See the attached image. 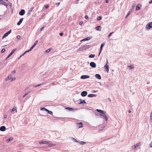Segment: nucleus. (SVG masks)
<instances>
[{"mask_svg": "<svg viewBox=\"0 0 152 152\" xmlns=\"http://www.w3.org/2000/svg\"><path fill=\"white\" fill-rule=\"evenodd\" d=\"M108 60L107 59H106V63L105 65L104 66V68L106 70L107 72H109V65H108Z\"/></svg>", "mask_w": 152, "mask_h": 152, "instance_id": "1", "label": "nucleus"}, {"mask_svg": "<svg viewBox=\"0 0 152 152\" xmlns=\"http://www.w3.org/2000/svg\"><path fill=\"white\" fill-rule=\"evenodd\" d=\"M151 28H152V22L147 24L146 26V28L148 30H149Z\"/></svg>", "mask_w": 152, "mask_h": 152, "instance_id": "2", "label": "nucleus"}, {"mask_svg": "<svg viewBox=\"0 0 152 152\" xmlns=\"http://www.w3.org/2000/svg\"><path fill=\"white\" fill-rule=\"evenodd\" d=\"M11 32V30H10L9 31H8L7 33L5 34L2 37V39H3L4 38L7 37L8 35L10 34Z\"/></svg>", "mask_w": 152, "mask_h": 152, "instance_id": "3", "label": "nucleus"}, {"mask_svg": "<svg viewBox=\"0 0 152 152\" xmlns=\"http://www.w3.org/2000/svg\"><path fill=\"white\" fill-rule=\"evenodd\" d=\"M90 66L92 68H94L96 67V64L93 62H91L90 64Z\"/></svg>", "mask_w": 152, "mask_h": 152, "instance_id": "4", "label": "nucleus"}, {"mask_svg": "<svg viewBox=\"0 0 152 152\" xmlns=\"http://www.w3.org/2000/svg\"><path fill=\"white\" fill-rule=\"evenodd\" d=\"M105 45V43H103L101 45V46H100V51H99V55H98V56H99L101 52H102V48Z\"/></svg>", "mask_w": 152, "mask_h": 152, "instance_id": "5", "label": "nucleus"}, {"mask_svg": "<svg viewBox=\"0 0 152 152\" xmlns=\"http://www.w3.org/2000/svg\"><path fill=\"white\" fill-rule=\"evenodd\" d=\"M140 142H139V143H137V144L133 145L132 147V149L133 150L134 149L137 147H138L140 145Z\"/></svg>", "mask_w": 152, "mask_h": 152, "instance_id": "6", "label": "nucleus"}, {"mask_svg": "<svg viewBox=\"0 0 152 152\" xmlns=\"http://www.w3.org/2000/svg\"><path fill=\"white\" fill-rule=\"evenodd\" d=\"M25 12V10H24L22 9L19 12V14L20 15L22 16L24 14Z\"/></svg>", "mask_w": 152, "mask_h": 152, "instance_id": "7", "label": "nucleus"}, {"mask_svg": "<svg viewBox=\"0 0 152 152\" xmlns=\"http://www.w3.org/2000/svg\"><path fill=\"white\" fill-rule=\"evenodd\" d=\"M16 50L15 49L13 50L11 52L9 55L7 57V58L6 59L7 60V59H8L14 53V52Z\"/></svg>", "mask_w": 152, "mask_h": 152, "instance_id": "8", "label": "nucleus"}, {"mask_svg": "<svg viewBox=\"0 0 152 152\" xmlns=\"http://www.w3.org/2000/svg\"><path fill=\"white\" fill-rule=\"evenodd\" d=\"M87 94V93L86 91H83L81 93V95L82 96H86Z\"/></svg>", "mask_w": 152, "mask_h": 152, "instance_id": "9", "label": "nucleus"}, {"mask_svg": "<svg viewBox=\"0 0 152 152\" xmlns=\"http://www.w3.org/2000/svg\"><path fill=\"white\" fill-rule=\"evenodd\" d=\"M89 76L87 75H83L81 76V78L82 79H85L89 77Z\"/></svg>", "mask_w": 152, "mask_h": 152, "instance_id": "10", "label": "nucleus"}, {"mask_svg": "<svg viewBox=\"0 0 152 152\" xmlns=\"http://www.w3.org/2000/svg\"><path fill=\"white\" fill-rule=\"evenodd\" d=\"M40 144H49V142L47 141H42L39 142Z\"/></svg>", "mask_w": 152, "mask_h": 152, "instance_id": "11", "label": "nucleus"}, {"mask_svg": "<svg viewBox=\"0 0 152 152\" xmlns=\"http://www.w3.org/2000/svg\"><path fill=\"white\" fill-rule=\"evenodd\" d=\"M6 128L4 126H2L0 127V130L1 131H4L6 130Z\"/></svg>", "mask_w": 152, "mask_h": 152, "instance_id": "12", "label": "nucleus"}, {"mask_svg": "<svg viewBox=\"0 0 152 152\" xmlns=\"http://www.w3.org/2000/svg\"><path fill=\"white\" fill-rule=\"evenodd\" d=\"M96 110L98 112L102 113L103 114H105L106 113V112L102 110H99V109H96Z\"/></svg>", "mask_w": 152, "mask_h": 152, "instance_id": "13", "label": "nucleus"}, {"mask_svg": "<svg viewBox=\"0 0 152 152\" xmlns=\"http://www.w3.org/2000/svg\"><path fill=\"white\" fill-rule=\"evenodd\" d=\"M38 40H37L36 41L34 45L31 48V49L32 50V49L34 48V47L37 44L38 42Z\"/></svg>", "mask_w": 152, "mask_h": 152, "instance_id": "14", "label": "nucleus"}, {"mask_svg": "<svg viewBox=\"0 0 152 152\" xmlns=\"http://www.w3.org/2000/svg\"><path fill=\"white\" fill-rule=\"evenodd\" d=\"M23 18H21L20 19L19 22H18L17 24L18 26L20 25L21 24L22 22V21H23Z\"/></svg>", "mask_w": 152, "mask_h": 152, "instance_id": "15", "label": "nucleus"}, {"mask_svg": "<svg viewBox=\"0 0 152 152\" xmlns=\"http://www.w3.org/2000/svg\"><path fill=\"white\" fill-rule=\"evenodd\" d=\"M77 126L79 128L83 127V124L82 122L77 123Z\"/></svg>", "mask_w": 152, "mask_h": 152, "instance_id": "16", "label": "nucleus"}, {"mask_svg": "<svg viewBox=\"0 0 152 152\" xmlns=\"http://www.w3.org/2000/svg\"><path fill=\"white\" fill-rule=\"evenodd\" d=\"M100 115L101 116H102L103 117L105 118V120L106 121H107V117L104 114H101Z\"/></svg>", "mask_w": 152, "mask_h": 152, "instance_id": "17", "label": "nucleus"}, {"mask_svg": "<svg viewBox=\"0 0 152 152\" xmlns=\"http://www.w3.org/2000/svg\"><path fill=\"white\" fill-rule=\"evenodd\" d=\"M80 102L79 103L80 104H86V102L85 101V100H82L81 99H80Z\"/></svg>", "mask_w": 152, "mask_h": 152, "instance_id": "18", "label": "nucleus"}, {"mask_svg": "<svg viewBox=\"0 0 152 152\" xmlns=\"http://www.w3.org/2000/svg\"><path fill=\"white\" fill-rule=\"evenodd\" d=\"M96 94H88V96L89 97H92L94 96H96Z\"/></svg>", "mask_w": 152, "mask_h": 152, "instance_id": "19", "label": "nucleus"}, {"mask_svg": "<svg viewBox=\"0 0 152 152\" xmlns=\"http://www.w3.org/2000/svg\"><path fill=\"white\" fill-rule=\"evenodd\" d=\"M95 76L96 77L97 79H101V76L99 74H96L95 75Z\"/></svg>", "mask_w": 152, "mask_h": 152, "instance_id": "20", "label": "nucleus"}, {"mask_svg": "<svg viewBox=\"0 0 152 152\" xmlns=\"http://www.w3.org/2000/svg\"><path fill=\"white\" fill-rule=\"evenodd\" d=\"M90 39V38L89 37H88L87 38H84L82 40H81L80 41H87L89 40Z\"/></svg>", "mask_w": 152, "mask_h": 152, "instance_id": "21", "label": "nucleus"}, {"mask_svg": "<svg viewBox=\"0 0 152 152\" xmlns=\"http://www.w3.org/2000/svg\"><path fill=\"white\" fill-rule=\"evenodd\" d=\"M96 30L97 31H101V27L100 26H98L96 27Z\"/></svg>", "mask_w": 152, "mask_h": 152, "instance_id": "22", "label": "nucleus"}, {"mask_svg": "<svg viewBox=\"0 0 152 152\" xmlns=\"http://www.w3.org/2000/svg\"><path fill=\"white\" fill-rule=\"evenodd\" d=\"M13 140V138L11 137H10L9 139H7L6 140V142H7L8 143L10 141L12 140Z\"/></svg>", "mask_w": 152, "mask_h": 152, "instance_id": "23", "label": "nucleus"}, {"mask_svg": "<svg viewBox=\"0 0 152 152\" xmlns=\"http://www.w3.org/2000/svg\"><path fill=\"white\" fill-rule=\"evenodd\" d=\"M12 77L11 75H9L8 77L5 79V80L7 81L9 80Z\"/></svg>", "mask_w": 152, "mask_h": 152, "instance_id": "24", "label": "nucleus"}, {"mask_svg": "<svg viewBox=\"0 0 152 152\" xmlns=\"http://www.w3.org/2000/svg\"><path fill=\"white\" fill-rule=\"evenodd\" d=\"M2 4L4 5V6H6L7 7V6L8 5V4L7 3L4 2L3 1H2Z\"/></svg>", "mask_w": 152, "mask_h": 152, "instance_id": "25", "label": "nucleus"}, {"mask_svg": "<svg viewBox=\"0 0 152 152\" xmlns=\"http://www.w3.org/2000/svg\"><path fill=\"white\" fill-rule=\"evenodd\" d=\"M95 55L94 54H91L89 56V57L90 58H94L95 56Z\"/></svg>", "mask_w": 152, "mask_h": 152, "instance_id": "26", "label": "nucleus"}, {"mask_svg": "<svg viewBox=\"0 0 152 152\" xmlns=\"http://www.w3.org/2000/svg\"><path fill=\"white\" fill-rule=\"evenodd\" d=\"M32 50L31 49V48L28 50L26 51H25L23 54V55H24L26 53L28 52H29L31 51Z\"/></svg>", "mask_w": 152, "mask_h": 152, "instance_id": "27", "label": "nucleus"}, {"mask_svg": "<svg viewBox=\"0 0 152 152\" xmlns=\"http://www.w3.org/2000/svg\"><path fill=\"white\" fill-rule=\"evenodd\" d=\"M31 91H28L27 93H26L23 96V98H24L26 96L28 95V94H29L30 93Z\"/></svg>", "mask_w": 152, "mask_h": 152, "instance_id": "28", "label": "nucleus"}, {"mask_svg": "<svg viewBox=\"0 0 152 152\" xmlns=\"http://www.w3.org/2000/svg\"><path fill=\"white\" fill-rule=\"evenodd\" d=\"M135 5H136V4L135 3H133L132 5V10L134 8Z\"/></svg>", "mask_w": 152, "mask_h": 152, "instance_id": "29", "label": "nucleus"}, {"mask_svg": "<svg viewBox=\"0 0 152 152\" xmlns=\"http://www.w3.org/2000/svg\"><path fill=\"white\" fill-rule=\"evenodd\" d=\"M40 110H44L46 111H47L48 110V109H47L45 107L40 108Z\"/></svg>", "mask_w": 152, "mask_h": 152, "instance_id": "30", "label": "nucleus"}, {"mask_svg": "<svg viewBox=\"0 0 152 152\" xmlns=\"http://www.w3.org/2000/svg\"><path fill=\"white\" fill-rule=\"evenodd\" d=\"M66 109H68L70 110H73V109L72 108L69 107H67L66 108Z\"/></svg>", "mask_w": 152, "mask_h": 152, "instance_id": "31", "label": "nucleus"}, {"mask_svg": "<svg viewBox=\"0 0 152 152\" xmlns=\"http://www.w3.org/2000/svg\"><path fill=\"white\" fill-rule=\"evenodd\" d=\"M79 143L81 145H84L86 143V142L83 141H81L80 142H79Z\"/></svg>", "mask_w": 152, "mask_h": 152, "instance_id": "32", "label": "nucleus"}, {"mask_svg": "<svg viewBox=\"0 0 152 152\" xmlns=\"http://www.w3.org/2000/svg\"><path fill=\"white\" fill-rule=\"evenodd\" d=\"M49 146L50 147L54 146L56 145L53 144H49Z\"/></svg>", "mask_w": 152, "mask_h": 152, "instance_id": "33", "label": "nucleus"}, {"mask_svg": "<svg viewBox=\"0 0 152 152\" xmlns=\"http://www.w3.org/2000/svg\"><path fill=\"white\" fill-rule=\"evenodd\" d=\"M51 50V48H49V49H48L46 51V53H48Z\"/></svg>", "mask_w": 152, "mask_h": 152, "instance_id": "34", "label": "nucleus"}, {"mask_svg": "<svg viewBox=\"0 0 152 152\" xmlns=\"http://www.w3.org/2000/svg\"><path fill=\"white\" fill-rule=\"evenodd\" d=\"M47 112H48V113L49 114H52V113H53V112H52V111H49V110H48L47 111Z\"/></svg>", "mask_w": 152, "mask_h": 152, "instance_id": "35", "label": "nucleus"}, {"mask_svg": "<svg viewBox=\"0 0 152 152\" xmlns=\"http://www.w3.org/2000/svg\"><path fill=\"white\" fill-rule=\"evenodd\" d=\"M102 19V17L101 16H99L97 18V20H100Z\"/></svg>", "mask_w": 152, "mask_h": 152, "instance_id": "36", "label": "nucleus"}, {"mask_svg": "<svg viewBox=\"0 0 152 152\" xmlns=\"http://www.w3.org/2000/svg\"><path fill=\"white\" fill-rule=\"evenodd\" d=\"M129 67L130 69H132L134 68V67L133 66L130 65L129 66Z\"/></svg>", "mask_w": 152, "mask_h": 152, "instance_id": "37", "label": "nucleus"}, {"mask_svg": "<svg viewBox=\"0 0 152 152\" xmlns=\"http://www.w3.org/2000/svg\"><path fill=\"white\" fill-rule=\"evenodd\" d=\"M140 9V8L138 6V5H137L136 7V10H139Z\"/></svg>", "mask_w": 152, "mask_h": 152, "instance_id": "38", "label": "nucleus"}, {"mask_svg": "<svg viewBox=\"0 0 152 152\" xmlns=\"http://www.w3.org/2000/svg\"><path fill=\"white\" fill-rule=\"evenodd\" d=\"M5 51V49L4 48H3L1 51V53H3Z\"/></svg>", "mask_w": 152, "mask_h": 152, "instance_id": "39", "label": "nucleus"}, {"mask_svg": "<svg viewBox=\"0 0 152 152\" xmlns=\"http://www.w3.org/2000/svg\"><path fill=\"white\" fill-rule=\"evenodd\" d=\"M15 109L14 108H13L11 110V112L12 113L13 112L15 111Z\"/></svg>", "mask_w": 152, "mask_h": 152, "instance_id": "40", "label": "nucleus"}, {"mask_svg": "<svg viewBox=\"0 0 152 152\" xmlns=\"http://www.w3.org/2000/svg\"><path fill=\"white\" fill-rule=\"evenodd\" d=\"M149 146L150 148L152 147V141L149 144Z\"/></svg>", "mask_w": 152, "mask_h": 152, "instance_id": "41", "label": "nucleus"}, {"mask_svg": "<svg viewBox=\"0 0 152 152\" xmlns=\"http://www.w3.org/2000/svg\"><path fill=\"white\" fill-rule=\"evenodd\" d=\"M104 126L101 127L100 128L99 130H103V129H104Z\"/></svg>", "mask_w": 152, "mask_h": 152, "instance_id": "42", "label": "nucleus"}, {"mask_svg": "<svg viewBox=\"0 0 152 152\" xmlns=\"http://www.w3.org/2000/svg\"><path fill=\"white\" fill-rule=\"evenodd\" d=\"M113 33V32L110 33L108 35V37H110L111 35Z\"/></svg>", "mask_w": 152, "mask_h": 152, "instance_id": "43", "label": "nucleus"}, {"mask_svg": "<svg viewBox=\"0 0 152 152\" xmlns=\"http://www.w3.org/2000/svg\"><path fill=\"white\" fill-rule=\"evenodd\" d=\"M16 79L15 77H13L12 78L11 81L15 80Z\"/></svg>", "mask_w": 152, "mask_h": 152, "instance_id": "44", "label": "nucleus"}, {"mask_svg": "<svg viewBox=\"0 0 152 152\" xmlns=\"http://www.w3.org/2000/svg\"><path fill=\"white\" fill-rule=\"evenodd\" d=\"M41 85V84H39L35 86L34 87H37L40 86Z\"/></svg>", "mask_w": 152, "mask_h": 152, "instance_id": "45", "label": "nucleus"}, {"mask_svg": "<svg viewBox=\"0 0 152 152\" xmlns=\"http://www.w3.org/2000/svg\"><path fill=\"white\" fill-rule=\"evenodd\" d=\"M7 115H4V118L5 119L6 118H7Z\"/></svg>", "mask_w": 152, "mask_h": 152, "instance_id": "46", "label": "nucleus"}, {"mask_svg": "<svg viewBox=\"0 0 152 152\" xmlns=\"http://www.w3.org/2000/svg\"><path fill=\"white\" fill-rule=\"evenodd\" d=\"M89 46V45H86V46H83V47L84 48H88V47Z\"/></svg>", "mask_w": 152, "mask_h": 152, "instance_id": "47", "label": "nucleus"}, {"mask_svg": "<svg viewBox=\"0 0 152 152\" xmlns=\"http://www.w3.org/2000/svg\"><path fill=\"white\" fill-rule=\"evenodd\" d=\"M132 10H130L129 11V12H128V13H129L130 14L132 12Z\"/></svg>", "mask_w": 152, "mask_h": 152, "instance_id": "48", "label": "nucleus"}, {"mask_svg": "<svg viewBox=\"0 0 152 152\" xmlns=\"http://www.w3.org/2000/svg\"><path fill=\"white\" fill-rule=\"evenodd\" d=\"M17 37L18 39H19L20 38V36L18 35L17 36Z\"/></svg>", "mask_w": 152, "mask_h": 152, "instance_id": "49", "label": "nucleus"}, {"mask_svg": "<svg viewBox=\"0 0 152 152\" xmlns=\"http://www.w3.org/2000/svg\"><path fill=\"white\" fill-rule=\"evenodd\" d=\"M45 27V26H43L42 28H41V29H40V31H41L42 30V29H43V28H44Z\"/></svg>", "mask_w": 152, "mask_h": 152, "instance_id": "50", "label": "nucleus"}, {"mask_svg": "<svg viewBox=\"0 0 152 152\" xmlns=\"http://www.w3.org/2000/svg\"><path fill=\"white\" fill-rule=\"evenodd\" d=\"M85 18L86 19H88V15H86L85 17Z\"/></svg>", "mask_w": 152, "mask_h": 152, "instance_id": "51", "label": "nucleus"}, {"mask_svg": "<svg viewBox=\"0 0 152 152\" xmlns=\"http://www.w3.org/2000/svg\"><path fill=\"white\" fill-rule=\"evenodd\" d=\"M49 5H46L45 6V8H46V9H47L48 8V7H49Z\"/></svg>", "mask_w": 152, "mask_h": 152, "instance_id": "52", "label": "nucleus"}, {"mask_svg": "<svg viewBox=\"0 0 152 152\" xmlns=\"http://www.w3.org/2000/svg\"><path fill=\"white\" fill-rule=\"evenodd\" d=\"M83 23V22L82 21H80V22H79V24L80 25H82V24Z\"/></svg>", "mask_w": 152, "mask_h": 152, "instance_id": "53", "label": "nucleus"}, {"mask_svg": "<svg viewBox=\"0 0 152 152\" xmlns=\"http://www.w3.org/2000/svg\"><path fill=\"white\" fill-rule=\"evenodd\" d=\"M2 1H3L2 0H0V4H2Z\"/></svg>", "mask_w": 152, "mask_h": 152, "instance_id": "54", "label": "nucleus"}, {"mask_svg": "<svg viewBox=\"0 0 152 152\" xmlns=\"http://www.w3.org/2000/svg\"><path fill=\"white\" fill-rule=\"evenodd\" d=\"M24 55H23V54L18 58V59H19L22 56H23Z\"/></svg>", "mask_w": 152, "mask_h": 152, "instance_id": "55", "label": "nucleus"}, {"mask_svg": "<svg viewBox=\"0 0 152 152\" xmlns=\"http://www.w3.org/2000/svg\"><path fill=\"white\" fill-rule=\"evenodd\" d=\"M60 4L59 3H56V5H57V6H58Z\"/></svg>", "mask_w": 152, "mask_h": 152, "instance_id": "56", "label": "nucleus"}, {"mask_svg": "<svg viewBox=\"0 0 152 152\" xmlns=\"http://www.w3.org/2000/svg\"><path fill=\"white\" fill-rule=\"evenodd\" d=\"M16 72V71L15 70H14L12 72V73H15Z\"/></svg>", "mask_w": 152, "mask_h": 152, "instance_id": "57", "label": "nucleus"}, {"mask_svg": "<svg viewBox=\"0 0 152 152\" xmlns=\"http://www.w3.org/2000/svg\"><path fill=\"white\" fill-rule=\"evenodd\" d=\"M33 9V8H31L30 9V10H29V11L31 12V11Z\"/></svg>", "mask_w": 152, "mask_h": 152, "instance_id": "58", "label": "nucleus"}, {"mask_svg": "<svg viewBox=\"0 0 152 152\" xmlns=\"http://www.w3.org/2000/svg\"><path fill=\"white\" fill-rule=\"evenodd\" d=\"M105 2L106 3H107L109 2V1L108 0H105Z\"/></svg>", "mask_w": 152, "mask_h": 152, "instance_id": "59", "label": "nucleus"}, {"mask_svg": "<svg viewBox=\"0 0 152 152\" xmlns=\"http://www.w3.org/2000/svg\"><path fill=\"white\" fill-rule=\"evenodd\" d=\"M30 12H31L29 11V12L28 13V15H30Z\"/></svg>", "mask_w": 152, "mask_h": 152, "instance_id": "60", "label": "nucleus"}, {"mask_svg": "<svg viewBox=\"0 0 152 152\" xmlns=\"http://www.w3.org/2000/svg\"><path fill=\"white\" fill-rule=\"evenodd\" d=\"M152 3V0H151L149 2V3L150 4H151Z\"/></svg>", "mask_w": 152, "mask_h": 152, "instance_id": "61", "label": "nucleus"}, {"mask_svg": "<svg viewBox=\"0 0 152 152\" xmlns=\"http://www.w3.org/2000/svg\"><path fill=\"white\" fill-rule=\"evenodd\" d=\"M63 33H60V35L61 36H62L63 35Z\"/></svg>", "mask_w": 152, "mask_h": 152, "instance_id": "62", "label": "nucleus"}, {"mask_svg": "<svg viewBox=\"0 0 152 152\" xmlns=\"http://www.w3.org/2000/svg\"><path fill=\"white\" fill-rule=\"evenodd\" d=\"M128 112L129 113H130L131 112V111L130 110H129V111H128Z\"/></svg>", "mask_w": 152, "mask_h": 152, "instance_id": "63", "label": "nucleus"}, {"mask_svg": "<svg viewBox=\"0 0 152 152\" xmlns=\"http://www.w3.org/2000/svg\"><path fill=\"white\" fill-rule=\"evenodd\" d=\"M52 84L53 85H55V83H52Z\"/></svg>", "mask_w": 152, "mask_h": 152, "instance_id": "64", "label": "nucleus"}]
</instances>
